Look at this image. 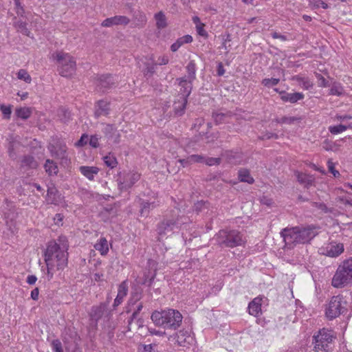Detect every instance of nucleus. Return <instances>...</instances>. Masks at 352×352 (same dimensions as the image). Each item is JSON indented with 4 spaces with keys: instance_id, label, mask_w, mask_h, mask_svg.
<instances>
[{
    "instance_id": "4d7b16f0",
    "label": "nucleus",
    "mask_w": 352,
    "mask_h": 352,
    "mask_svg": "<svg viewBox=\"0 0 352 352\" xmlns=\"http://www.w3.org/2000/svg\"><path fill=\"white\" fill-rule=\"evenodd\" d=\"M99 140L98 135H91L89 140V144L93 148H98L99 146Z\"/></svg>"
},
{
    "instance_id": "603ef678",
    "label": "nucleus",
    "mask_w": 352,
    "mask_h": 352,
    "mask_svg": "<svg viewBox=\"0 0 352 352\" xmlns=\"http://www.w3.org/2000/svg\"><path fill=\"white\" fill-rule=\"evenodd\" d=\"M51 345L54 352H63L62 343L59 340L56 339L52 340Z\"/></svg>"
},
{
    "instance_id": "cd10ccee",
    "label": "nucleus",
    "mask_w": 352,
    "mask_h": 352,
    "mask_svg": "<svg viewBox=\"0 0 352 352\" xmlns=\"http://www.w3.org/2000/svg\"><path fill=\"white\" fill-rule=\"evenodd\" d=\"M249 314L255 317H258L261 313V300L254 298L249 303L248 305Z\"/></svg>"
},
{
    "instance_id": "72a5a7b5",
    "label": "nucleus",
    "mask_w": 352,
    "mask_h": 352,
    "mask_svg": "<svg viewBox=\"0 0 352 352\" xmlns=\"http://www.w3.org/2000/svg\"><path fill=\"white\" fill-rule=\"evenodd\" d=\"M144 67L142 69L143 74L146 78H151L155 72V67L157 64L152 60L144 63Z\"/></svg>"
},
{
    "instance_id": "f257e3e1",
    "label": "nucleus",
    "mask_w": 352,
    "mask_h": 352,
    "mask_svg": "<svg viewBox=\"0 0 352 352\" xmlns=\"http://www.w3.org/2000/svg\"><path fill=\"white\" fill-rule=\"evenodd\" d=\"M68 247V241L65 236H60L56 241L48 243L45 252V261L50 278L53 276L52 270L54 267H56L57 270H62L67 266Z\"/></svg>"
},
{
    "instance_id": "f8f14e48",
    "label": "nucleus",
    "mask_w": 352,
    "mask_h": 352,
    "mask_svg": "<svg viewBox=\"0 0 352 352\" xmlns=\"http://www.w3.org/2000/svg\"><path fill=\"white\" fill-rule=\"evenodd\" d=\"M96 83L98 90L105 93L116 86L117 80L111 74H102L97 78Z\"/></svg>"
},
{
    "instance_id": "4be33fe9",
    "label": "nucleus",
    "mask_w": 352,
    "mask_h": 352,
    "mask_svg": "<svg viewBox=\"0 0 352 352\" xmlns=\"http://www.w3.org/2000/svg\"><path fill=\"white\" fill-rule=\"evenodd\" d=\"M108 303L101 302L98 306H93L89 313V316L92 320L97 324L106 311Z\"/></svg>"
},
{
    "instance_id": "f3484780",
    "label": "nucleus",
    "mask_w": 352,
    "mask_h": 352,
    "mask_svg": "<svg viewBox=\"0 0 352 352\" xmlns=\"http://www.w3.org/2000/svg\"><path fill=\"white\" fill-rule=\"evenodd\" d=\"M47 201L49 204L58 206L64 201V197L55 186L48 187Z\"/></svg>"
},
{
    "instance_id": "5701e85b",
    "label": "nucleus",
    "mask_w": 352,
    "mask_h": 352,
    "mask_svg": "<svg viewBox=\"0 0 352 352\" xmlns=\"http://www.w3.org/2000/svg\"><path fill=\"white\" fill-rule=\"evenodd\" d=\"M187 102L188 99L179 96L177 100L174 101L173 111L175 116L179 117L184 114Z\"/></svg>"
},
{
    "instance_id": "a18cd8bd",
    "label": "nucleus",
    "mask_w": 352,
    "mask_h": 352,
    "mask_svg": "<svg viewBox=\"0 0 352 352\" xmlns=\"http://www.w3.org/2000/svg\"><path fill=\"white\" fill-rule=\"evenodd\" d=\"M347 129V126L338 124L335 126H330L329 127V131L331 134L336 135L345 131Z\"/></svg>"
},
{
    "instance_id": "de8ad7c7",
    "label": "nucleus",
    "mask_w": 352,
    "mask_h": 352,
    "mask_svg": "<svg viewBox=\"0 0 352 352\" xmlns=\"http://www.w3.org/2000/svg\"><path fill=\"white\" fill-rule=\"evenodd\" d=\"M300 118H296V117H287V116H284L281 118H276L275 120V121L277 122V123H280V124H293L295 121H297V120H299Z\"/></svg>"
},
{
    "instance_id": "864d4df0",
    "label": "nucleus",
    "mask_w": 352,
    "mask_h": 352,
    "mask_svg": "<svg viewBox=\"0 0 352 352\" xmlns=\"http://www.w3.org/2000/svg\"><path fill=\"white\" fill-rule=\"evenodd\" d=\"M15 5V11L18 16H23L25 14V10L20 3L19 0H14Z\"/></svg>"
},
{
    "instance_id": "aec40b11",
    "label": "nucleus",
    "mask_w": 352,
    "mask_h": 352,
    "mask_svg": "<svg viewBox=\"0 0 352 352\" xmlns=\"http://www.w3.org/2000/svg\"><path fill=\"white\" fill-rule=\"evenodd\" d=\"M102 132L108 140H112L116 144L120 142V133L113 124H106L105 127L102 130Z\"/></svg>"
},
{
    "instance_id": "0e129e2a",
    "label": "nucleus",
    "mask_w": 352,
    "mask_h": 352,
    "mask_svg": "<svg viewBox=\"0 0 352 352\" xmlns=\"http://www.w3.org/2000/svg\"><path fill=\"white\" fill-rule=\"evenodd\" d=\"M148 332L151 335H155L160 337L166 335V332L164 331L157 330L153 328H148Z\"/></svg>"
},
{
    "instance_id": "5fc2aeb1",
    "label": "nucleus",
    "mask_w": 352,
    "mask_h": 352,
    "mask_svg": "<svg viewBox=\"0 0 352 352\" xmlns=\"http://www.w3.org/2000/svg\"><path fill=\"white\" fill-rule=\"evenodd\" d=\"M89 140V136L87 134H82L80 140L75 143V146L77 147H81L86 145Z\"/></svg>"
},
{
    "instance_id": "dca6fc26",
    "label": "nucleus",
    "mask_w": 352,
    "mask_h": 352,
    "mask_svg": "<svg viewBox=\"0 0 352 352\" xmlns=\"http://www.w3.org/2000/svg\"><path fill=\"white\" fill-rule=\"evenodd\" d=\"M294 175L297 181L304 186V188L309 189L311 186H315L316 177L313 175L307 174L300 171H295Z\"/></svg>"
},
{
    "instance_id": "c756f323",
    "label": "nucleus",
    "mask_w": 352,
    "mask_h": 352,
    "mask_svg": "<svg viewBox=\"0 0 352 352\" xmlns=\"http://www.w3.org/2000/svg\"><path fill=\"white\" fill-rule=\"evenodd\" d=\"M192 41V37L190 35H185L179 38L174 43H173L170 46V50L172 52H175L184 44L190 43Z\"/></svg>"
},
{
    "instance_id": "0eeeda50",
    "label": "nucleus",
    "mask_w": 352,
    "mask_h": 352,
    "mask_svg": "<svg viewBox=\"0 0 352 352\" xmlns=\"http://www.w3.org/2000/svg\"><path fill=\"white\" fill-rule=\"evenodd\" d=\"M348 311V303L342 295L331 297L326 308L325 314L329 320H333L344 314Z\"/></svg>"
},
{
    "instance_id": "58836bf2",
    "label": "nucleus",
    "mask_w": 352,
    "mask_h": 352,
    "mask_svg": "<svg viewBox=\"0 0 352 352\" xmlns=\"http://www.w3.org/2000/svg\"><path fill=\"white\" fill-rule=\"evenodd\" d=\"M143 307V302H140L136 307L135 309L132 313L131 316L129 318L127 321L129 330H130V326L135 320H137L138 321L141 320V318H138V316L141 311L142 310Z\"/></svg>"
},
{
    "instance_id": "8fccbe9b",
    "label": "nucleus",
    "mask_w": 352,
    "mask_h": 352,
    "mask_svg": "<svg viewBox=\"0 0 352 352\" xmlns=\"http://www.w3.org/2000/svg\"><path fill=\"white\" fill-rule=\"evenodd\" d=\"M343 89L339 84H333L329 90V94L333 96H340L342 94Z\"/></svg>"
},
{
    "instance_id": "e2e57ef3",
    "label": "nucleus",
    "mask_w": 352,
    "mask_h": 352,
    "mask_svg": "<svg viewBox=\"0 0 352 352\" xmlns=\"http://www.w3.org/2000/svg\"><path fill=\"white\" fill-rule=\"evenodd\" d=\"M311 206L325 212H327V207L324 203L312 202Z\"/></svg>"
},
{
    "instance_id": "ea45409f",
    "label": "nucleus",
    "mask_w": 352,
    "mask_h": 352,
    "mask_svg": "<svg viewBox=\"0 0 352 352\" xmlns=\"http://www.w3.org/2000/svg\"><path fill=\"white\" fill-rule=\"evenodd\" d=\"M44 168L46 173L50 175H56L58 170L56 164L51 160H47L45 161Z\"/></svg>"
},
{
    "instance_id": "412c9836",
    "label": "nucleus",
    "mask_w": 352,
    "mask_h": 352,
    "mask_svg": "<svg viewBox=\"0 0 352 352\" xmlns=\"http://www.w3.org/2000/svg\"><path fill=\"white\" fill-rule=\"evenodd\" d=\"M143 297V291L140 287L133 289L130 295V298L127 302V306L126 307V312L129 313L131 311V307L134 306L138 302H139Z\"/></svg>"
},
{
    "instance_id": "bb28decb",
    "label": "nucleus",
    "mask_w": 352,
    "mask_h": 352,
    "mask_svg": "<svg viewBox=\"0 0 352 352\" xmlns=\"http://www.w3.org/2000/svg\"><path fill=\"white\" fill-rule=\"evenodd\" d=\"M21 166L25 170L34 169L38 166V163L33 156L25 155L21 160Z\"/></svg>"
},
{
    "instance_id": "7ed1b4c3",
    "label": "nucleus",
    "mask_w": 352,
    "mask_h": 352,
    "mask_svg": "<svg viewBox=\"0 0 352 352\" xmlns=\"http://www.w3.org/2000/svg\"><path fill=\"white\" fill-rule=\"evenodd\" d=\"M318 228L309 225L285 228L280 235L287 244L306 243L313 239L318 234Z\"/></svg>"
},
{
    "instance_id": "20e7f679",
    "label": "nucleus",
    "mask_w": 352,
    "mask_h": 352,
    "mask_svg": "<svg viewBox=\"0 0 352 352\" xmlns=\"http://www.w3.org/2000/svg\"><path fill=\"white\" fill-rule=\"evenodd\" d=\"M214 239L221 248H233L243 245L245 242L243 235L236 230H221L214 236Z\"/></svg>"
},
{
    "instance_id": "473e14b6",
    "label": "nucleus",
    "mask_w": 352,
    "mask_h": 352,
    "mask_svg": "<svg viewBox=\"0 0 352 352\" xmlns=\"http://www.w3.org/2000/svg\"><path fill=\"white\" fill-rule=\"evenodd\" d=\"M133 19L136 26L142 27L146 24L147 21L146 14L141 10H137L134 12Z\"/></svg>"
},
{
    "instance_id": "13d9d810",
    "label": "nucleus",
    "mask_w": 352,
    "mask_h": 352,
    "mask_svg": "<svg viewBox=\"0 0 352 352\" xmlns=\"http://www.w3.org/2000/svg\"><path fill=\"white\" fill-rule=\"evenodd\" d=\"M342 264L344 267V269L348 271V274H349L352 276V257L345 260Z\"/></svg>"
},
{
    "instance_id": "f704fd0d",
    "label": "nucleus",
    "mask_w": 352,
    "mask_h": 352,
    "mask_svg": "<svg viewBox=\"0 0 352 352\" xmlns=\"http://www.w3.org/2000/svg\"><path fill=\"white\" fill-rule=\"evenodd\" d=\"M140 205H141V209H140L141 215L147 217L149 214L150 210L155 208L159 204H156L155 201L149 202V201H142Z\"/></svg>"
},
{
    "instance_id": "69168bd1",
    "label": "nucleus",
    "mask_w": 352,
    "mask_h": 352,
    "mask_svg": "<svg viewBox=\"0 0 352 352\" xmlns=\"http://www.w3.org/2000/svg\"><path fill=\"white\" fill-rule=\"evenodd\" d=\"M328 168L329 170L333 175L335 177L340 176V173L335 169L334 164L329 161L328 162Z\"/></svg>"
},
{
    "instance_id": "ddd939ff",
    "label": "nucleus",
    "mask_w": 352,
    "mask_h": 352,
    "mask_svg": "<svg viewBox=\"0 0 352 352\" xmlns=\"http://www.w3.org/2000/svg\"><path fill=\"white\" fill-rule=\"evenodd\" d=\"M344 245L332 241L319 248V253L329 257H337L344 252Z\"/></svg>"
},
{
    "instance_id": "6e6d98bb",
    "label": "nucleus",
    "mask_w": 352,
    "mask_h": 352,
    "mask_svg": "<svg viewBox=\"0 0 352 352\" xmlns=\"http://www.w3.org/2000/svg\"><path fill=\"white\" fill-rule=\"evenodd\" d=\"M221 162V159L219 157H204V163L208 166H213L216 164H219Z\"/></svg>"
},
{
    "instance_id": "79ce46f5",
    "label": "nucleus",
    "mask_w": 352,
    "mask_h": 352,
    "mask_svg": "<svg viewBox=\"0 0 352 352\" xmlns=\"http://www.w3.org/2000/svg\"><path fill=\"white\" fill-rule=\"evenodd\" d=\"M186 69L188 73V76H186L187 79L194 80L196 78V65L194 60H190L188 63Z\"/></svg>"
},
{
    "instance_id": "bf43d9fd",
    "label": "nucleus",
    "mask_w": 352,
    "mask_h": 352,
    "mask_svg": "<svg viewBox=\"0 0 352 352\" xmlns=\"http://www.w3.org/2000/svg\"><path fill=\"white\" fill-rule=\"evenodd\" d=\"M189 160L192 163H204V157L201 155H191L189 156Z\"/></svg>"
},
{
    "instance_id": "39448f33",
    "label": "nucleus",
    "mask_w": 352,
    "mask_h": 352,
    "mask_svg": "<svg viewBox=\"0 0 352 352\" xmlns=\"http://www.w3.org/2000/svg\"><path fill=\"white\" fill-rule=\"evenodd\" d=\"M56 61L58 72L63 77H72L76 70V63L75 58L69 54L63 52H57L53 54Z\"/></svg>"
},
{
    "instance_id": "6e6552de",
    "label": "nucleus",
    "mask_w": 352,
    "mask_h": 352,
    "mask_svg": "<svg viewBox=\"0 0 352 352\" xmlns=\"http://www.w3.org/2000/svg\"><path fill=\"white\" fill-rule=\"evenodd\" d=\"M141 174L135 170H124L118 174V189L121 191L129 190L140 180Z\"/></svg>"
},
{
    "instance_id": "c03bdc74",
    "label": "nucleus",
    "mask_w": 352,
    "mask_h": 352,
    "mask_svg": "<svg viewBox=\"0 0 352 352\" xmlns=\"http://www.w3.org/2000/svg\"><path fill=\"white\" fill-rule=\"evenodd\" d=\"M16 116L23 120L28 119L31 116V111L29 108L23 107L16 110Z\"/></svg>"
},
{
    "instance_id": "9b49d317",
    "label": "nucleus",
    "mask_w": 352,
    "mask_h": 352,
    "mask_svg": "<svg viewBox=\"0 0 352 352\" xmlns=\"http://www.w3.org/2000/svg\"><path fill=\"white\" fill-rule=\"evenodd\" d=\"M344 267L342 264L339 265L332 278L331 285L336 288L343 287L352 279L351 274H348V271Z\"/></svg>"
},
{
    "instance_id": "680f3d73",
    "label": "nucleus",
    "mask_w": 352,
    "mask_h": 352,
    "mask_svg": "<svg viewBox=\"0 0 352 352\" xmlns=\"http://www.w3.org/2000/svg\"><path fill=\"white\" fill-rule=\"evenodd\" d=\"M316 78L319 81V86L322 87H327L329 86L328 81L320 74H316Z\"/></svg>"
},
{
    "instance_id": "09e8293b",
    "label": "nucleus",
    "mask_w": 352,
    "mask_h": 352,
    "mask_svg": "<svg viewBox=\"0 0 352 352\" xmlns=\"http://www.w3.org/2000/svg\"><path fill=\"white\" fill-rule=\"evenodd\" d=\"M17 77L19 79L23 80L28 83H30L32 80L31 76L25 69H20L17 73Z\"/></svg>"
},
{
    "instance_id": "9d476101",
    "label": "nucleus",
    "mask_w": 352,
    "mask_h": 352,
    "mask_svg": "<svg viewBox=\"0 0 352 352\" xmlns=\"http://www.w3.org/2000/svg\"><path fill=\"white\" fill-rule=\"evenodd\" d=\"M185 222L182 221V217H177L176 219L164 218L157 224V232L159 236H163L171 232L175 228H179Z\"/></svg>"
},
{
    "instance_id": "c85d7f7f",
    "label": "nucleus",
    "mask_w": 352,
    "mask_h": 352,
    "mask_svg": "<svg viewBox=\"0 0 352 352\" xmlns=\"http://www.w3.org/2000/svg\"><path fill=\"white\" fill-rule=\"evenodd\" d=\"M225 156L228 162L234 165L241 164L243 159L241 153L232 151H226Z\"/></svg>"
},
{
    "instance_id": "338daca9",
    "label": "nucleus",
    "mask_w": 352,
    "mask_h": 352,
    "mask_svg": "<svg viewBox=\"0 0 352 352\" xmlns=\"http://www.w3.org/2000/svg\"><path fill=\"white\" fill-rule=\"evenodd\" d=\"M272 36L273 38H275V39L278 38V39H280L283 41H285L288 40L287 36L281 34H280L278 32H272Z\"/></svg>"
},
{
    "instance_id": "c9c22d12",
    "label": "nucleus",
    "mask_w": 352,
    "mask_h": 352,
    "mask_svg": "<svg viewBox=\"0 0 352 352\" xmlns=\"http://www.w3.org/2000/svg\"><path fill=\"white\" fill-rule=\"evenodd\" d=\"M293 79L296 80L299 85L306 90L311 89L314 86L313 82L307 77H302L297 75L294 76Z\"/></svg>"
},
{
    "instance_id": "2f4dec72",
    "label": "nucleus",
    "mask_w": 352,
    "mask_h": 352,
    "mask_svg": "<svg viewBox=\"0 0 352 352\" xmlns=\"http://www.w3.org/2000/svg\"><path fill=\"white\" fill-rule=\"evenodd\" d=\"M238 177L241 182H247L249 184H252L254 182V178L250 175V170L246 168H241L239 170Z\"/></svg>"
},
{
    "instance_id": "774afa93",
    "label": "nucleus",
    "mask_w": 352,
    "mask_h": 352,
    "mask_svg": "<svg viewBox=\"0 0 352 352\" xmlns=\"http://www.w3.org/2000/svg\"><path fill=\"white\" fill-rule=\"evenodd\" d=\"M204 24L202 23V24L197 25V26L196 28H197V33L199 35L203 36H207V32L204 30Z\"/></svg>"
},
{
    "instance_id": "a878e982",
    "label": "nucleus",
    "mask_w": 352,
    "mask_h": 352,
    "mask_svg": "<svg viewBox=\"0 0 352 352\" xmlns=\"http://www.w3.org/2000/svg\"><path fill=\"white\" fill-rule=\"evenodd\" d=\"M281 100L284 102H289L291 103H295L300 100L304 98V94L302 93H281Z\"/></svg>"
},
{
    "instance_id": "052dcab7",
    "label": "nucleus",
    "mask_w": 352,
    "mask_h": 352,
    "mask_svg": "<svg viewBox=\"0 0 352 352\" xmlns=\"http://www.w3.org/2000/svg\"><path fill=\"white\" fill-rule=\"evenodd\" d=\"M0 109L6 118H10V114H11V108L10 107H7L3 104H1L0 106Z\"/></svg>"
},
{
    "instance_id": "1a4fd4ad",
    "label": "nucleus",
    "mask_w": 352,
    "mask_h": 352,
    "mask_svg": "<svg viewBox=\"0 0 352 352\" xmlns=\"http://www.w3.org/2000/svg\"><path fill=\"white\" fill-rule=\"evenodd\" d=\"M47 148L52 157L60 159L63 162L67 161V148L65 142L60 138L58 137L52 138Z\"/></svg>"
},
{
    "instance_id": "49530a36",
    "label": "nucleus",
    "mask_w": 352,
    "mask_h": 352,
    "mask_svg": "<svg viewBox=\"0 0 352 352\" xmlns=\"http://www.w3.org/2000/svg\"><path fill=\"white\" fill-rule=\"evenodd\" d=\"M15 27L17 28V30L23 34L29 36L30 31L27 28V23L25 22L18 21L15 23Z\"/></svg>"
},
{
    "instance_id": "e433bc0d",
    "label": "nucleus",
    "mask_w": 352,
    "mask_h": 352,
    "mask_svg": "<svg viewBox=\"0 0 352 352\" xmlns=\"http://www.w3.org/2000/svg\"><path fill=\"white\" fill-rule=\"evenodd\" d=\"M57 116L59 120L63 123H67L72 120V113L65 107H60L58 109Z\"/></svg>"
},
{
    "instance_id": "2eb2a0df",
    "label": "nucleus",
    "mask_w": 352,
    "mask_h": 352,
    "mask_svg": "<svg viewBox=\"0 0 352 352\" xmlns=\"http://www.w3.org/2000/svg\"><path fill=\"white\" fill-rule=\"evenodd\" d=\"M178 345L181 346H188L193 342V338L191 336L190 332L186 329H182L176 332L174 335Z\"/></svg>"
},
{
    "instance_id": "6ab92c4d",
    "label": "nucleus",
    "mask_w": 352,
    "mask_h": 352,
    "mask_svg": "<svg viewBox=\"0 0 352 352\" xmlns=\"http://www.w3.org/2000/svg\"><path fill=\"white\" fill-rule=\"evenodd\" d=\"M130 19L126 16L117 15L104 19L101 25L102 27H111L113 25H126L129 23Z\"/></svg>"
},
{
    "instance_id": "a19ab883",
    "label": "nucleus",
    "mask_w": 352,
    "mask_h": 352,
    "mask_svg": "<svg viewBox=\"0 0 352 352\" xmlns=\"http://www.w3.org/2000/svg\"><path fill=\"white\" fill-rule=\"evenodd\" d=\"M103 162L104 164L110 168H113L117 166L118 161L114 155L109 153L107 155L103 157Z\"/></svg>"
},
{
    "instance_id": "b1692460",
    "label": "nucleus",
    "mask_w": 352,
    "mask_h": 352,
    "mask_svg": "<svg viewBox=\"0 0 352 352\" xmlns=\"http://www.w3.org/2000/svg\"><path fill=\"white\" fill-rule=\"evenodd\" d=\"M234 116L232 112L226 111V112H214L212 113V118L216 124L230 122Z\"/></svg>"
},
{
    "instance_id": "4c0bfd02",
    "label": "nucleus",
    "mask_w": 352,
    "mask_h": 352,
    "mask_svg": "<svg viewBox=\"0 0 352 352\" xmlns=\"http://www.w3.org/2000/svg\"><path fill=\"white\" fill-rule=\"evenodd\" d=\"M94 248L99 251L102 255H106L109 252L107 240L105 238H100L99 241L94 245Z\"/></svg>"
},
{
    "instance_id": "f03ea898",
    "label": "nucleus",
    "mask_w": 352,
    "mask_h": 352,
    "mask_svg": "<svg viewBox=\"0 0 352 352\" xmlns=\"http://www.w3.org/2000/svg\"><path fill=\"white\" fill-rule=\"evenodd\" d=\"M151 319L155 326L176 331L182 324L183 316L177 309L166 308L153 311Z\"/></svg>"
},
{
    "instance_id": "4468645a",
    "label": "nucleus",
    "mask_w": 352,
    "mask_h": 352,
    "mask_svg": "<svg viewBox=\"0 0 352 352\" xmlns=\"http://www.w3.org/2000/svg\"><path fill=\"white\" fill-rule=\"evenodd\" d=\"M176 80L181 87L180 94L178 96L188 99L192 91L193 80L187 79L186 76L178 78Z\"/></svg>"
},
{
    "instance_id": "37998d69",
    "label": "nucleus",
    "mask_w": 352,
    "mask_h": 352,
    "mask_svg": "<svg viewBox=\"0 0 352 352\" xmlns=\"http://www.w3.org/2000/svg\"><path fill=\"white\" fill-rule=\"evenodd\" d=\"M128 292H129L128 281L124 280L118 285L117 296L124 298L126 296Z\"/></svg>"
},
{
    "instance_id": "7c9ffc66",
    "label": "nucleus",
    "mask_w": 352,
    "mask_h": 352,
    "mask_svg": "<svg viewBox=\"0 0 352 352\" xmlns=\"http://www.w3.org/2000/svg\"><path fill=\"white\" fill-rule=\"evenodd\" d=\"M154 19L156 21V27L157 29L162 30L167 27V19L164 12L160 11L155 13Z\"/></svg>"
},
{
    "instance_id": "3c124183",
    "label": "nucleus",
    "mask_w": 352,
    "mask_h": 352,
    "mask_svg": "<svg viewBox=\"0 0 352 352\" xmlns=\"http://www.w3.org/2000/svg\"><path fill=\"white\" fill-rule=\"evenodd\" d=\"M280 80L279 78H264L261 83L263 85L267 87H271L272 86H275L278 84Z\"/></svg>"
},
{
    "instance_id": "393cba45",
    "label": "nucleus",
    "mask_w": 352,
    "mask_h": 352,
    "mask_svg": "<svg viewBox=\"0 0 352 352\" xmlns=\"http://www.w3.org/2000/svg\"><path fill=\"white\" fill-rule=\"evenodd\" d=\"M79 170L89 180H94L96 175L99 173L100 169L96 166H81Z\"/></svg>"
},
{
    "instance_id": "423d86ee",
    "label": "nucleus",
    "mask_w": 352,
    "mask_h": 352,
    "mask_svg": "<svg viewBox=\"0 0 352 352\" xmlns=\"http://www.w3.org/2000/svg\"><path fill=\"white\" fill-rule=\"evenodd\" d=\"M336 339L333 331L327 328H322L315 332L312 336L313 350L315 352L329 350V344Z\"/></svg>"
},
{
    "instance_id": "a211bd4d",
    "label": "nucleus",
    "mask_w": 352,
    "mask_h": 352,
    "mask_svg": "<svg viewBox=\"0 0 352 352\" xmlns=\"http://www.w3.org/2000/svg\"><path fill=\"white\" fill-rule=\"evenodd\" d=\"M94 116L99 118L101 116H107L110 113V102L104 100L96 102L94 107Z\"/></svg>"
}]
</instances>
